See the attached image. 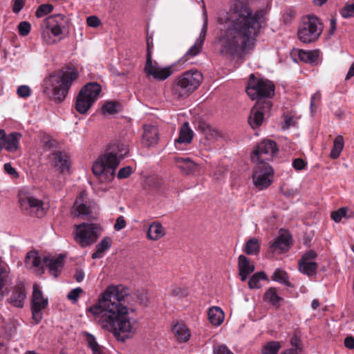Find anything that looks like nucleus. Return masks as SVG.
<instances>
[{
	"instance_id": "c9c22d12",
	"label": "nucleus",
	"mask_w": 354,
	"mask_h": 354,
	"mask_svg": "<svg viewBox=\"0 0 354 354\" xmlns=\"http://www.w3.org/2000/svg\"><path fill=\"white\" fill-rule=\"evenodd\" d=\"M84 336L86 338V341L88 346L93 351V354H104L102 351L101 346L97 342L95 337L88 332L83 333Z\"/></svg>"
},
{
	"instance_id": "c85d7f7f",
	"label": "nucleus",
	"mask_w": 354,
	"mask_h": 354,
	"mask_svg": "<svg viewBox=\"0 0 354 354\" xmlns=\"http://www.w3.org/2000/svg\"><path fill=\"white\" fill-rule=\"evenodd\" d=\"M112 245V239L110 237H104L96 245V251L92 254V259H100L104 255V252L108 250Z\"/></svg>"
},
{
	"instance_id": "de8ad7c7",
	"label": "nucleus",
	"mask_w": 354,
	"mask_h": 354,
	"mask_svg": "<svg viewBox=\"0 0 354 354\" xmlns=\"http://www.w3.org/2000/svg\"><path fill=\"white\" fill-rule=\"evenodd\" d=\"M82 292V289L80 287L74 288L68 292L67 295V298L73 304H75L77 301L80 295Z\"/></svg>"
},
{
	"instance_id": "a18cd8bd",
	"label": "nucleus",
	"mask_w": 354,
	"mask_h": 354,
	"mask_svg": "<svg viewBox=\"0 0 354 354\" xmlns=\"http://www.w3.org/2000/svg\"><path fill=\"white\" fill-rule=\"evenodd\" d=\"M343 18H349L354 16V2L346 4L339 11Z\"/></svg>"
},
{
	"instance_id": "c756f323",
	"label": "nucleus",
	"mask_w": 354,
	"mask_h": 354,
	"mask_svg": "<svg viewBox=\"0 0 354 354\" xmlns=\"http://www.w3.org/2000/svg\"><path fill=\"white\" fill-rule=\"evenodd\" d=\"M165 230L158 222H153L150 225L147 231V237L152 241H157L164 236Z\"/></svg>"
},
{
	"instance_id": "dca6fc26",
	"label": "nucleus",
	"mask_w": 354,
	"mask_h": 354,
	"mask_svg": "<svg viewBox=\"0 0 354 354\" xmlns=\"http://www.w3.org/2000/svg\"><path fill=\"white\" fill-rule=\"evenodd\" d=\"M316 256L313 250H310L302 257L299 263V269L302 273L312 276L316 272L317 264L313 261Z\"/></svg>"
},
{
	"instance_id": "bf43d9fd",
	"label": "nucleus",
	"mask_w": 354,
	"mask_h": 354,
	"mask_svg": "<svg viewBox=\"0 0 354 354\" xmlns=\"http://www.w3.org/2000/svg\"><path fill=\"white\" fill-rule=\"evenodd\" d=\"M321 97H322V95H321L320 91H317L312 95V97L310 98V109H311L312 111H313V107L315 105V102L319 101L321 100Z\"/></svg>"
},
{
	"instance_id": "423d86ee",
	"label": "nucleus",
	"mask_w": 354,
	"mask_h": 354,
	"mask_svg": "<svg viewBox=\"0 0 354 354\" xmlns=\"http://www.w3.org/2000/svg\"><path fill=\"white\" fill-rule=\"evenodd\" d=\"M202 81L203 75L198 71H186L174 82L172 93L178 98L186 97L200 86Z\"/></svg>"
},
{
	"instance_id": "4468645a",
	"label": "nucleus",
	"mask_w": 354,
	"mask_h": 354,
	"mask_svg": "<svg viewBox=\"0 0 354 354\" xmlns=\"http://www.w3.org/2000/svg\"><path fill=\"white\" fill-rule=\"evenodd\" d=\"M273 172V169L269 164H255L252 175L254 186L259 190L269 187L272 182Z\"/></svg>"
},
{
	"instance_id": "412c9836",
	"label": "nucleus",
	"mask_w": 354,
	"mask_h": 354,
	"mask_svg": "<svg viewBox=\"0 0 354 354\" xmlns=\"http://www.w3.org/2000/svg\"><path fill=\"white\" fill-rule=\"evenodd\" d=\"M44 264L48 268L49 272L57 278L61 272L64 265V257L59 256L45 257L44 258Z\"/></svg>"
},
{
	"instance_id": "09e8293b",
	"label": "nucleus",
	"mask_w": 354,
	"mask_h": 354,
	"mask_svg": "<svg viewBox=\"0 0 354 354\" xmlns=\"http://www.w3.org/2000/svg\"><path fill=\"white\" fill-rule=\"evenodd\" d=\"M17 93L20 97H28L30 95V88L27 85H21L17 88Z\"/></svg>"
},
{
	"instance_id": "4be33fe9",
	"label": "nucleus",
	"mask_w": 354,
	"mask_h": 354,
	"mask_svg": "<svg viewBox=\"0 0 354 354\" xmlns=\"http://www.w3.org/2000/svg\"><path fill=\"white\" fill-rule=\"evenodd\" d=\"M238 268L242 281H245L247 277L254 270V264L243 254L239 255L238 258Z\"/></svg>"
},
{
	"instance_id": "0e129e2a",
	"label": "nucleus",
	"mask_w": 354,
	"mask_h": 354,
	"mask_svg": "<svg viewBox=\"0 0 354 354\" xmlns=\"http://www.w3.org/2000/svg\"><path fill=\"white\" fill-rule=\"evenodd\" d=\"M330 26L329 34L331 35L336 30V19L335 18H331L330 19Z\"/></svg>"
},
{
	"instance_id": "9d476101",
	"label": "nucleus",
	"mask_w": 354,
	"mask_h": 354,
	"mask_svg": "<svg viewBox=\"0 0 354 354\" xmlns=\"http://www.w3.org/2000/svg\"><path fill=\"white\" fill-rule=\"evenodd\" d=\"M151 48L149 41H147V60L145 66V73L147 77H152L158 81H164L173 73L172 66H161L157 62L152 59Z\"/></svg>"
},
{
	"instance_id": "a878e982",
	"label": "nucleus",
	"mask_w": 354,
	"mask_h": 354,
	"mask_svg": "<svg viewBox=\"0 0 354 354\" xmlns=\"http://www.w3.org/2000/svg\"><path fill=\"white\" fill-rule=\"evenodd\" d=\"M291 236L288 234H283L279 236L271 247L274 251L282 253L287 251L290 245Z\"/></svg>"
},
{
	"instance_id": "a19ab883",
	"label": "nucleus",
	"mask_w": 354,
	"mask_h": 354,
	"mask_svg": "<svg viewBox=\"0 0 354 354\" xmlns=\"http://www.w3.org/2000/svg\"><path fill=\"white\" fill-rule=\"evenodd\" d=\"M298 56L300 60L310 63L315 62L317 58V55L315 53L304 50L299 51Z\"/></svg>"
},
{
	"instance_id": "680f3d73",
	"label": "nucleus",
	"mask_w": 354,
	"mask_h": 354,
	"mask_svg": "<svg viewBox=\"0 0 354 354\" xmlns=\"http://www.w3.org/2000/svg\"><path fill=\"white\" fill-rule=\"evenodd\" d=\"M4 169L10 175H17V174L15 169L13 168L10 163H6L4 165Z\"/></svg>"
},
{
	"instance_id": "1a4fd4ad",
	"label": "nucleus",
	"mask_w": 354,
	"mask_h": 354,
	"mask_svg": "<svg viewBox=\"0 0 354 354\" xmlns=\"http://www.w3.org/2000/svg\"><path fill=\"white\" fill-rule=\"evenodd\" d=\"M100 229L95 223H82L75 225L74 239L81 248H86L95 243L100 236Z\"/></svg>"
},
{
	"instance_id": "f704fd0d",
	"label": "nucleus",
	"mask_w": 354,
	"mask_h": 354,
	"mask_svg": "<svg viewBox=\"0 0 354 354\" xmlns=\"http://www.w3.org/2000/svg\"><path fill=\"white\" fill-rule=\"evenodd\" d=\"M344 141L343 136H337L333 141V147L330 154V158L333 159L337 158L344 148Z\"/></svg>"
},
{
	"instance_id": "0eeeda50",
	"label": "nucleus",
	"mask_w": 354,
	"mask_h": 354,
	"mask_svg": "<svg viewBox=\"0 0 354 354\" xmlns=\"http://www.w3.org/2000/svg\"><path fill=\"white\" fill-rule=\"evenodd\" d=\"M323 31V25L319 19L314 15L303 17L298 28V38L303 43L315 42Z\"/></svg>"
},
{
	"instance_id": "6ab92c4d",
	"label": "nucleus",
	"mask_w": 354,
	"mask_h": 354,
	"mask_svg": "<svg viewBox=\"0 0 354 354\" xmlns=\"http://www.w3.org/2000/svg\"><path fill=\"white\" fill-rule=\"evenodd\" d=\"M25 264L28 268H35V271L38 274H42L44 272L42 259L39 253L36 251H31L27 253Z\"/></svg>"
},
{
	"instance_id": "338daca9",
	"label": "nucleus",
	"mask_w": 354,
	"mask_h": 354,
	"mask_svg": "<svg viewBox=\"0 0 354 354\" xmlns=\"http://www.w3.org/2000/svg\"><path fill=\"white\" fill-rule=\"evenodd\" d=\"M354 76V62L350 66L347 75L346 76V80H349Z\"/></svg>"
},
{
	"instance_id": "864d4df0",
	"label": "nucleus",
	"mask_w": 354,
	"mask_h": 354,
	"mask_svg": "<svg viewBox=\"0 0 354 354\" xmlns=\"http://www.w3.org/2000/svg\"><path fill=\"white\" fill-rule=\"evenodd\" d=\"M292 167L297 170H301L305 168L306 162L301 158H295L292 161Z\"/></svg>"
},
{
	"instance_id": "774afa93",
	"label": "nucleus",
	"mask_w": 354,
	"mask_h": 354,
	"mask_svg": "<svg viewBox=\"0 0 354 354\" xmlns=\"http://www.w3.org/2000/svg\"><path fill=\"white\" fill-rule=\"evenodd\" d=\"M75 279L77 282H81L84 278V273L82 270H79L75 274Z\"/></svg>"
},
{
	"instance_id": "2f4dec72",
	"label": "nucleus",
	"mask_w": 354,
	"mask_h": 354,
	"mask_svg": "<svg viewBox=\"0 0 354 354\" xmlns=\"http://www.w3.org/2000/svg\"><path fill=\"white\" fill-rule=\"evenodd\" d=\"M173 333L180 342H187L190 337V333L187 326L183 323H177L172 328Z\"/></svg>"
},
{
	"instance_id": "3c124183",
	"label": "nucleus",
	"mask_w": 354,
	"mask_h": 354,
	"mask_svg": "<svg viewBox=\"0 0 354 354\" xmlns=\"http://www.w3.org/2000/svg\"><path fill=\"white\" fill-rule=\"evenodd\" d=\"M132 173V168L129 166L121 168L118 173V178L123 179L128 178Z\"/></svg>"
},
{
	"instance_id": "cd10ccee",
	"label": "nucleus",
	"mask_w": 354,
	"mask_h": 354,
	"mask_svg": "<svg viewBox=\"0 0 354 354\" xmlns=\"http://www.w3.org/2000/svg\"><path fill=\"white\" fill-rule=\"evenodd\" d=\"M55 167L64 173L69 169L68 158L65 153L55 152L53 154Z\"/></svg>"
},
{
	"instance_id": "052dcab7",
	"label": "nucleus",
	"mask_w": 354,
	"mask_h": 354,
	"mask_svg": "<svg viewBox=\"0 0 354 354\" xmlns=\"http://www.w3.org/2000/svg\"><path fill=\"white\" fill-rule=\"evenodd\" d=\"M290 344L296 349H300V339L297 335H294L291 337Z\"/></svg>"
},
{
	"instance_id": "4d7b16f0",
	"label": "nucleus",
	"mask_w": 354,
	"mask_h": 354,
	"mask_svg": "<svg viewBox=\"0 0 354 354\" xmlns=\"http://www.w3.org/2000/svg\"><path fill=\"white\" fill-rule=\"evenodd\" d=\"M344 346L351 350L354 349V337L348 336L344 339Z\"/></svg>"
},
{
	"instance_id": "e433bc0d",
	"label": "nucleus",
	"mask_w": 354,
	"mask_h": 354,
	"mask_svg": "<svg viewBox=\"0 0 354 354\" xmlns=\"http://www.w3.org/2000/svg\"><path fill=\"white\" fill-rule=\"evenodd\" d=\"M260 250V244L257 239H250L245 244V252L248 255H257Z\"/></svg>"
},
{
	"instance_id": "bb28decb",
	"label": "nucleus",
	"mask_w": 354,
	"mask_h": 354,
	"mask_svg": "<svg viewBox=\"0 0 354 354\" xmlns=\"http://www.w3.org/2000/svg\"><path fill=\"white\" fill-rule=\"evenodd\" d=\"M21 138V135L19 133H11L8 135L6 134L3 148L9 152L15 151L19 147V142Z\"/></svg>"
},
{
	"instance_id": "4c0bfd02",
	"label": "nucleus",
	"mask_w": 354,
	"mask_h": 354,
	"mask_svg": "<svg viewBox=\"0 0 354 354\" xmlns=\"http://www.w3.org/2000/svg\"><path fill=\"white\" fill-rule=\"evenodd\" d=\"M266 274L264 272L254 273L249 279L248 286L250 289H258L261 288L260 280L266 279Z\"/></svg>"
},
{
	"instance_id": "8fccbe9b",
	"label": "nucleus",
	"mask_w": 354,
	"mask_h": 354,
	"mask_svg": "<svg viewBox=\"0 0 354 354\" xmlns=\"http://www.w3.org/2000/svg\"><path fill=\"white\" fill-rule=\"evenodd\" d=\"M30 24L27 21H21L19 24V32L22 36H26L30 31Z\"/></svg>"
},
{
	"instance_id": "2eb2a0df",
	"label": "nucleus",
	"mask_w": 354,
	"mask_h": 354,
	"mask_svg": "<svg viewBox=\"0 0 354 354\" xmlns=\"http://www.w3.org/2000/svg\"><path fill=\"white\" fill-rule=\"evenodd\" d=\"M48 305V299L44 298L37 284H34L32 297V315L35 323L38 324L42 319L41 310Z\"/></svg>"
},
{
	"instance_id": "c03bdc74",
	"label": "nucleus",
	"mask_w": 354,
	"mask_h": 354,
	"mask_svg": "<svg viewBox=\"0 0 354 354\" xmlns=\"http://www.w3.org/2000/svg\"><path fill=\"white\" fill-rule=\"evenodd\" d=\"M53 10V6L49 3L40 5L36 10L35 15L37 17L41 18L50 13Z\"/></svg>"
},
{
	"instance_id": "49530a36",
	"label": "nucleus",
	"mask_w": 354,
	"mask_h": 354,
	"mask_svg": "<svg viewBox=\"0 0 354 354\" xmlns=\"http://www.w3.org/2000/svg\"><path fill=\"white\" fill-rule=\"evenodd\" d=\"M8 275L7 268L0 263V299L3 297V287L5 285Z\"/></svg>"
},
{
	"instance_id": "13d9d810",
	"label": "nucleus",
	"mask_w": 354,
	"mask_h": 354,
	"mask_svg": "<svg viewBox=\"0 0 354 354\" xmlns=\"http://www.w3.org/2000/svg\"><path fill=\"white\" fill-rule=\"evenodd\" d=\"M24 0H15L13 6V11L16 13L19 12L24 7Z\"/></svg>"
},
{
	"instance_id": "6e6d98bb",
	"label": "nucleus",
	"mask_w": 354,
	"mask_h": 354,
	"mask_svg": "<svg viewBox=\"0 0 354 354\" xmlns=\"http://www.w3.org/2000/svg\"><path fill=\"white\" fill-rule=\"evenodd\" d=\"M171 292L176 297H183L186 295V290L178 286L173 287Z\"/></svg>"
},
{
	"instance_id": "69168bd1",
	"label": "nucleus",
	"mask_w": 354,
	"mask_h": 354,
	"mask_svg": "<svg viewBox=\"0 0 354 354\" xmlns=\"http://www.w3.org/2000/svg\"><path fill=\"white\" fill-rule=\"evenodd\" d=\"M5 138H6L5 131L3 129H0V151L3 148Z\"/></svg>"
},
{
	"instance_id": "5701e85b",
	"label": "nucleus",
	"mask_w": 354,
	"mask_h": 354,
	"mask_svg": "<svg viewBox=\"0 0 354 354\" xmlns=\"http://www.w3.org/2000/svg\"><path fill=\"white\" fill-rule=\"evenodd\" d=\"M174 161L181 172L186 175L194 173L198 167L197 164L189 158L174 157Z\"/></svg>"
},
{
	"instance_id": "79ce46f5",
	"label": "nucleus",
	"mask_w": 354,
	"mask_h": 354,
	"mask_svg": "<svg viewBox=\"0 0 354 354\" xmlns=\"http://www.w3.org/2000/svg\"><path fill=\"white\" fill-rule=\"evenodd\" d=\"M119 103L114 101L106 102L102 106L104 113L114 114L118 111Z\"/></svg>"
},
{
	"instance_id": "72a5a7b5",
	"label": "nucleus",
	"mask_w": 354,
	"mask_h": 354,
	"mask_svg": "<svg viewBox=\"0 0 354 354\" xmlns=\"http://www.w3.org/2000/svg\"><path fill=\"white\" fill-rule=\"evenodd\" d=\"M281 347L282 344L280 342L270 341L262 346L261 354H277Z\"/></svg>"
},
{
	"instance_id": "e2e57ef3",
	"label": "nucleus",
	"mask_w": 354,
	"mask_h": 354,
	"mask_svg": "<svg viewBox=\"0 0 354 354\" xmlns=\"http://www.w3.org/2000/svg\"><path fill=\"white\" fill-rule=\"evenodd\" d=\"M295 13L294 11L287 10L284 12L283 18L286 21H288V20L290 21L295 17Z\"/></svg>"
},
{
	"instance_id": "6e6552de",
	"label": "nucleus",
	"mask_w": 354,
	"mask_h": 354,
	"mask_svg": "<svg viewBox=\"0 0 354 354\" xmlns=\"http://www.w3.org/2000/svg\"><path fill=\"white\" fill-rule=\"evenodd\" d=\"M101 89V86L96 82L84 86L76 97V111L80 114L86 113L97 100Z\"/></svg>"
},
{
	"instance_id": "ea45409f",
	"label": "nucleus",
	"mask_w": 354,
	"mask_h": 354,
	"mask_svg": "<svg viewBox=\"0 0 354 354\" xmlns=\"http://www.w3.org/2000/svg\"><path fill=\"white\" fill-rule=\"evenodd\" d=\"M272 279L282 284H288V277L286 272L284 270L277 268L273 273Z\"/></svg>"
},
{
	"instance_id": "f8f14e48",
	"label": "nucleus",
	"mask_w": 354,
	"mask_h": 354,
	"mask_svg": "<svg viewBox=\"0 0 354 354\" xmlns=\"http://www.w3.org/2000/svg\"><path fill=\"white\" fill-rule=\"evenodd\" d=\"M19 203L21 208L27 211L30 215L42 218L46 214L47 207H45L44 202L29 192L20 191Z\"/></svg>"
},
{
	"instance_id": "473e14b6",
	"label": "nucleus",
	"mask_w": 354,
	"mask_h": 354,
	"mask_svg": "<svg viewBox=\"0 0 354 354\" xmlns=\"http://www.w3.org/2000/svg\"><path fill=\"white\" fill-rule=\"evenodd\" d=\"M208 319L214 326L221 325L224 320V313L218 307H212L208 311Z\"/></svg>"
},
{
	"instance_id": "f03ea898",
	"label": "nucleus",
	"mask_w": 354,
	"mask_h": 354,
	"mask_svg": "<svg viewBox=\"0 0 354 354\" xmlns=\"http://www.w3.org/2000/svg\"><path fill=\"white\" fill-rule=\"evenodd\" d=\"M137 301L145 305L148 301L144 291L131 294L122 285L109 286L97 302L88 309L102 328L112 332L118 341L125 342L137 331L138 322L129 315Z\"/></svg>"
},
{
	"instance_id": "393cba45",
	"label": "nucleus",
	"mask_w": 354,
	"mask_h": 354,
	"mask_svg": "<svg viewBox=\"0 0 354 354\" xmlns=\"http://www.w3.org/2000/svg\"><path fill=\"white\" fill-rule=\"evenodd\" d=\"M86 193L82 192L74 203L73 213L77 216H87L90 214L89 207L84 202Z\"/></svg>"
},
{
	"instance_id": "20e7f679",
	"label": "nucleus",
	"mask_w": 354,
	"mask_h": 354,
	"mask_svg": "<svg viewBox=\"0 0 354 354\" xmlns=\"http://www.w3.org/2000/svg\"><path fill=\"white\" fill-rule=\"evenodd\" d=\"M129 152V145L124 142L113 145L98 157L92 167L93 173L102 180H111L120 161Z\"/></svg>"
},
{
	"instance_id": "37998d69",
	"label": "nucleus",
	"mask_w": 354,
	"mask_h": 354,
	"mask_svg": "<svg viewBox=\"0 0 354 354\" xmlns=\"http://www.w3.org/2000/svg\"><path fill=\"white\" fill-rule=\"evenodd\" d=\"M348 209L346 207H342L337 211L333 212L331 213V218L338 223L339 222L342 218H350L351 216L347 214Z\"/></svg>"
},
{
	"instance_id": "ddd939ff",
	"label": "nucleus",
	"mask_w": 354,
	"mask_h": 354,
	"mask_svg": "<svg viewBox=\"0 0 354 354\" xmlns=\"http://www.w3.org/2000/svg\"><path fill=\"white\" fill-rule=\"evenodd\" d=\"M45 24L46 28L42 30L41 37L46 44H53L56 40L50 36V34L54 37H59L63 34L66 25L65 16L63 15L51 16L46 19Z\"/></svg>"
},
{
	"instance_id": "7ed1b4c3",
	"label": "nucleus",
	"mask_w": 354,
	"mask_h": 354,
	"mask_svg": "<svg viewBox=\"0 0 354 354\" xmlns=\"http://www.w3.org/2000/svg\"><path fill=\"white\" fill-rule=\"evenodd\" d=\"M246 92L252 100H257L248 118L250 125L255 129L261 125L264 117L272 108V104L269 98L274 94V85L268 80L259 79L251 74Z\"/></svg>"
},
{
	"instance_id": "f257e3e1",
	"label": "nucleus",
	"mask_w": 354,
	"mask_h": 354,
	"mask_svg": "<svg viewBox=\"0 0 354 354\" xmlns=\"http://www.w3.org/2000/svg\"><path fill=\"white\" fill-rule=\"evenodd\" d=\"M265 9L253 11L248 5L236 4L217 18L219 34L216 43L223 55L243 57L255 48L266 23Z\"/></svg>"
},
{
	"instance_id": "7c9ffc66",
	"label": "nucleus",
	"mask_w": 354,
	"mask_h": 354,
	"mask_svg": "<svg viewBox=\"0 0 354 354\" xmlns=\"http://www.w3.org/2000/svg\"><path fill=\"white\" fill-rule=\"evenodd\" d=\"M263 297L265 301L276 308L279 307L281 301H283V298L278 295L277 290L275 288H268L265 292Z\"/></svg>"
},
{
	"instance_id": "603ef678",
	"label": "nucleus",
	"mask_w": 354,
	"mask_h": 354,
	"mask_svg": "<svg viewBox=\"0 0 354 354\" xmlns=\"http://www.w3.org/2000/svg\"><path fill=\"white\" fill-rule=\"evenodd\" d=\"M127 225L126 221L123 216H120L117 218L115 223L114 224V229L116 231H120L124 228Z\"/></svg>"
},
{
	"instance_id": "aec40b11",
	"label": "nucleus",
	"mask_w": 354,
	"mask_h": 354,
	"mask_svg": "<svg viewBox=\"0 0 354 354\" xmlns=\"http://www.w3.org/2000/svg\"><path fill=\"white\" fill-rule=\"evenodd\" d=\"M193 136H194V132L191 129L189 123L188 122L183 123V124L181 126V127L179 130L178 137L174 141L176 148L178 149H180L181 145L190 144L193 139Z\"/></svg>"
},
{
	"instance_id": "f3484780",
	"label": "nucleus",
	"mask_w": 354,
	"mask_h": 354,
	"mask_svg": "<svg viewBox=\"0 0 354 354\" xmlns=\"http://www.w3.org/2000/svg\"><path fill=\"white\" fill-rule=\"evenodd\" d=\"M208 20L207 13L205 11L203 13V24L201 30L199 37L196 40L194 44L189 48L185 54V56L193 57L197 55L202 48L204 41L205 39L207 31Z\"/></svg>"
},
{
	"instance_id": "5fc2aeb1",
	"label": "nucleus",
	"mask_w": 354,
	"mask_h": 354,
	"mask_svg": "<svg viewBox=\"0 0 354 354\" xmlns=\"http://www.w3.org/2000/svg\"><path fill=\"white\" fill-rule=\"evenodd\" d=\"M87 24L90 27H97L100 24V20L95 16H90L86 20Z\"/></svg>"
},
{
	"instance_id": "9b49d317",
	"label": "nucleus",
	"mask_w": 354,
	"mask_h": 354,
	"mask_svg": "<svg viewBox=\"0 0 354 354\" xmlns=\"http://www.w3.org/2000/svg\"><path fill=\"white\" fill-rule=\"evenodd\" d=\"M278 151L277 143L271 140H263L254 149L250 158L252 162L258 165L268 164Z\"/></svg>"
},
{
	"instance_id": "39448f33",
	"label": "nucleus",
	"mask_w": 354,
	"mask_h": 354,
	"mask_svg": "<svg viewBox=\"0 0 354 354\" xmlns=\"http://www.w3.org/2000/svg\"><path fill=\"white\" fill-rule=\"evenodd\" d=\"M78 77L73 68H64L50 75L44 82V92L54 101L60 102L66 97L73 82Z\"/></svg>"
},
{
	"instance_id": "b1692460",
	"label": "nucleus",
	"mask_w": 354,
	"mask_h": 354,
	"mask_svg": "<svg viewBox=\"0 0 354 354\" xmlns=\"http://www.w3.org/2000/svg\"><path fill=\"white\" fill-rule=\"evenodd\" d=\"M158 140V130L156 127L145 125L142 135V142L147 147L156 145Z\"/></svg>"
},
{
	"instance_id": "a211bd4d",
	"label": "nucleus",
	"mask_w": 354,
	"mask_h": 354,
	"mask_svg": "<svg viewBox=\"0 0 354 354\" xmlns=\"http://www.w3.org/2000/svg\"><path fill=\"white\" fill-rule=\"evenodd\" d=\"M26 297L25 285L23 282L19 281L13 288L9 301L12 306L21 308L24 306Z\"/></svg>"
},
{
	"instance_id": "58836bf2",
	"label": "nucleus",
	"mask_w": 354,
	"mask_h": 354,
	"mask_svg": "<svg viewBox=\"0 0 354 354\" xmlns=\"http://www.w3.org/2000/svg\"><path fill=\"white\" fill-rule=\"evenodd\" d=\"M202 127L203 133L207 140L212 141L216 139L220 136L219 132L209 125L203 124Z\"/></svg>"
}]
</instances>
